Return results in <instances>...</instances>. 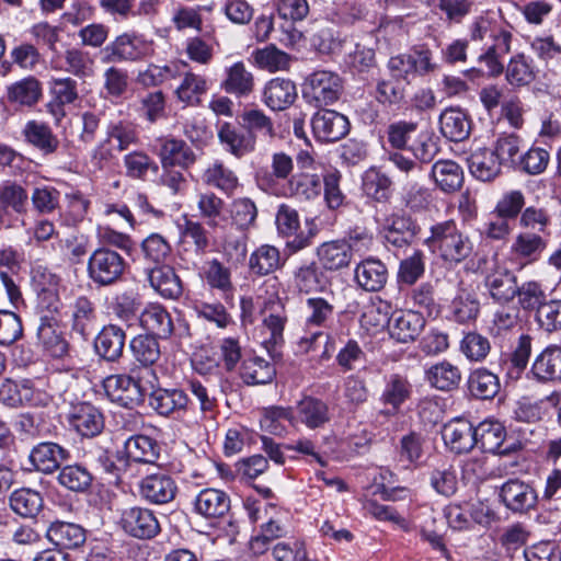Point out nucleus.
<instances>
[{
	"label": "nucleus",
	"mask_w": 561,
	"mask_h": 561,
	"mask_svg": "<svg viewBox=\"0 0 561 561\" xmlns=\"http://www.w3.org/2000/svg\"><path fill=\"white\" fill-rule=\"evenodd\" d=\"M57 471L56 480L58 484L71 492H84L91 486L93 481L92 473L80 463L66 465Z\"/></svg>",
	"instance_id": "obj_49"
},
{
	"label": "nucleus",
	"mask_w": 561,
	"mask_h": 561,
	"mask_svg": "<svg viewBox=\"0 0 561 561\" xmlns=\"http://www.w3.org/2000/svg\"><path fill=\"white\" fill-rule=\"evenodd\" d=\"M42 96L41 82L34 77L20 80L8 88V100L10 103L31 107Z\"/></svg>",
	"instance_id": "obj_53"
},
{
	"label": "nucleus",
	"mask_w": 561,
	"mask_h": 561,
	"mask_svg": "<svg viewBox=\"0 0 561 561\" xmlns=\"http://www.w3.org/2000/svg\"><path fill=\"white\" fill-rule=\"evenodd\" d=\"M21 134L28 146L37 149L44 156L54 154L60 145L50 126L36 119L26 122Z\"/></svg>",
	"instance_id": "obj_23"
},
{
	"label": "nucleus",
	"mask_w": 561,
	"mask_h": 561,
	"mask_svg": "<svg viewBox=\"0 0 561 561\" xmlns=\"http://www.w3.org/2000/svg\"><path fill=\"white\" fill-rule=\"evenodd\" d=\"M195 204L198 215L206 221L208 228H217L225 219V202L211 191L197 192Z\"/></svg>",
	"instance_id": "obj_43"
},
{
	"label": "nucleus",
	"mask_w": 561,
	"mask_h": 561,
	"mask_svg": "<svg viewBox=\"0 0 561 561\" xmlns=\"http://www.w3.org/2000/svg\"><path fill=\"white\" fill-rule=\"evenodd\" d=\"M287 190L290 196L311 201L320 196L322 181L317 174L298 173L290 176Z\"/></svg>",
	"instance_id": "obj_57"
},
{
	"label": "nucleus",
	"mask_w": 561,
	"mask_h": 561,
	"mask_svg": "<svg viewBox=\"0 0 561 561\" xmlns=\"http://www.w3.org/2000/svg\"><path fill=\"white\" fill-rule=\"evenodd\" d=\"M64 69L79 79H87L94 75V59L90 53L79 47H70L64 53Z\"/></svg>",
	"instance_id": "obj_55"
},
{
	"label": "nucleus",
	"mask_w": 561,
	"mask_h": 561,
	"mask_svg": "<svg viewBox=\"0 0 561 561\" xmlns=\"http://www.w3.org/2000/svg\"><path fill=\"white\" fill-rule=\"evenodd\" d=\"M70 458V451L54 442H42L35 445L28 456L32 466L38 472L50 474Z\"/></svg>",
	"instance_id": "obj_15"
},
{
	"label": "nucleus",
	"mask_w": 561,
	"mask_h": 561,
	"mask_svg": "<svg viewBox=\"0 0 561 561\" xmlns=\"http://www.w3.org/2000/svg\"><path fill=\"white\" fill-rule=\"evenodd\" d=\"M419 229L410 216L393 214L386 219L382 233L388 245L403 248L412 243Z\"/></svg>",
	"instance_id": "obj_19"
},
{
	"label": "nucleus",
	"mask_w": 561,
	"mask_h": 561,
	"mask_svg": "<svg viewBox=\"0 0 561 561\" xmlns=\"http://www.w3.org/2000/svg\"><path fill=\"white\" fill-rule=\"evenodd\" d=\"M425 323V318L420 311L396 312L390 320L389 332L398 342L409 343L420 336Z\"/></svg>",
	"instance_id": "obj_24"
},
{
	"label": "nucleus",
	"mask_w": 561,
	"mask_h": 561,
	"mask_svg": "<svg viewBox=\"0 0 561 561\" xmlns=\"http://www.w3.org/2000/svg\"><path fill=\"white\" fill-rule=\"evenodd\" d=\"M241 127L251 135L252 141L256 146L259 137L273 139L276 136L274 123L262 110H244L240 115Z\"/></svg>",
	"instance_id": "obj_42"
},
{
	"label": "nucleus",
	"mask_w": 561,
	"mask_h": 561,
	"mask_svg": "<svg viewBox=\"0 0 561 561\" xmlns=\"http://www.w3.org/2000/svg\"><path fill=\"white\" fill-rule=\"evenodd\" d=\"M530 374L540 383L561 381V346H547L534 360Z\"/></svg>",
	"instance_id": "obj_18"
},
{
	"label": "nucleus",
	"mask_w": 561,
	"mask_h": 561,
	"mask_svg": "<svg viewBox=\"0 0 561 561\" xmlns=\"http://www.w3.org/2000/svg\"><path fill=\"white\" fill-rule=\"evenodd\" d=\"M125 331L116 324L104 325L94 339L95 353L106 362H117L124 352Z\"/></svg>",
	"instance_id": "obj_21"
},
{
	"label": "nucleus",
	"mask_w": 561,
	"mask_h": 561,
	"mask_svg": "<svg viewBox=\"0 0 561 561\" xmlns=\"http://www.w3.org/2000/svg\"><path fill=\"white\" fill-rule=\"evenodd\" d=\"M506 80L513 87H525L536 78L533 59L525 54L513 56L506 67Z\"/></svg>",
	"instance_id": "obj_56"
},
{
	"label": "nucleus",
	"mask_w": 561,
	"mask_h": 561,
	"mask_svg": "<svg viewBox=\"0 0 561 561\" xmlns=\"http://www.w3.org/2000/svg\"><path fill=\"white\" fill-rule=\"evenodd\" d=\"M204 184L231 195L239 185L236 173L221 161L210 163L203 172Z\"/></svg>",
	"instance_id": "obj_44"
},
{
	"label": "nucleus",
	"mask_w": 561,
	"mask_h": 561,
	"mask_svg": "<svg viewBox=\"0 0 561 561\" xmlns=\"http://www.w3.org/2000/svg\"><path fill=\"white\" fill-rule=\"evenodd\" d=\"M439 129L451 141H462L470 135V119L461 108H446L439 116Z\"/></svg>",
	"instance_id": "obj_31"
},
{
	"label": "nucleus",
	"mask_w": 561,
	"mask_h": 561,
	"mask_svg": "<svg viewBox=\"0 0 561 561\" xmlns=\"http://www.w3.org/2000/svg\"><path fill=\"white\" fill-rule=\"evenodd\" d=\"M217 136L224 149L238 159L250 154L256 147L245 129L229 122L217 126Z\"/></svg>",
	"instance_id": "obj_17"
},
{
	"label": "nucleus",
	"mask_w": 561,
	"mask_h": 561,
	"mask_svg": "<svg viewBox=\"0 0 561 561\" xmlns=\"http://www.w3.org/2000/svg\"><path fill=\"white\" fill-rule=\"evenodd\" d=\"M153 54V43L136 32L117 35L101 50L103 64L138 62Z\"/></svg>",
	"instance_id": "obj_3"
},
{
	"label": "nucleus",
	"mask_w": 561,
	"mask_h": 561,
	"mask_svg": "<svg viewBox=\"0 0 561 561\" xmlns=\"http://www.w3.org/2000/svg\"><path fill=\"white\" fill-rule=\"evenodd\" d=\"M255 87L253 73L242 61H237L225 69V78L220 88L236 98H248Z\"/></svg>",
	"instance_id": "obj_25"
},
{
	"label": "nucleus",
	"mask_w": 561,
	"mask_h": 561,
	"mask_svg": "<svg viewBox=\"0 0 561 561\" xmlns=\"http://www.w3.org/2000/svg\"><path fill=\"white\" fill-rule=\"evenodd\" d=\"M470 173L478 180L489 182L501 173V162L488 148H479L467 159Z\"/></svg>",
	"instance_id": "obj_33"
},
{
	"label": "nucleus",
	"mask_w": 561,
	"mask_h": 561,
	"mask_svg": "<svg viewBox=\"0 0 561 561\" xmlns=\"http://www.w3.org/2000/svg\"><path fill=\"white\" fill-rule=\"evenodd\" d=\"M499 377L486 368H477L468 378L470 394L480 400L493 399L500 391Z\"/></svg>",
	"instance_id": "obj_48"
},
{
	"label": "nucleus",
	"mask_w": 561,
	"mask_h": 561,
	"mask_svg": "<svg viewBox=\"0 0 561 561\" xmlns=\"http://www.w3.org/2000/svg\"><path fill=\"white\" fill-rule=\"evenodd\" d=\"M505 437V427L499 421L485 420L476 426V444L485 453L503 454Z\"/></svg>",
	"instance_id": "obj_38"
},
{
	"label": "nucleus",
	"mask_w": 561,
	"mask_h": 561,
	"mask_svg": "<svg viewBox=\"0 0 561 561\" xmlns=\"http://www.w3.org/2000/svg\"><path fill=\"white\" fill-rule=\"evenodd\" d=\"M342 92V81L337 73L317 70L309 75L304 87V96L317 107L333 104Z\"/></svg>",
	"instance_id": "obj_6"
},
{
	"label": "nucleus",
	"mask_w": 561,
	"mask_h": 561,
	"mask_svg": "<svg viewBox=\"0 0 561 561\" xmlns=\"http://www.w3.org/2000/svg\"><path fill=\"white\" fill-rule=\"evenodd\" d=\"M297 98V89L291 80L275 78L263 90V102L273 111L288 108Z\"/></svg>",
	"instance_id": "obj_26"
},
{
	"label": "nucleus",
	"mask_w": 561,
	"mask_h": 561,
	"mask_svg": "<svg viewBox=\"0 0 561 561\" xmlns=\"http://www.w3.org/2000/svg\"><path fill=\"white\" fill-rule=\"evenodd\" d=\"M311 127L314 137L322 142H335L350 131L346 116L335 111H321L313 115Z\"/></svg>",
	"instance_id": "obj_12"
},
{
	"label": "nucleus",
	"mask_w": 561,
	"mask_h": 561,
	"mask_svg": "<svg viewBox=\"0 0 561 561\" xmlns=\"http://www.w3.org/2000/svg\"><path fill=\"white\" fill-rule=\"evenodd\" d=\"M195 512L205 518H219L228 513L230 499L221 490L204 489L194 502Z\"/></svg>",
	"instance_id": "obj_32"
},
{
	"label": "nucleus",
	"mask_w": 561,
	"mask_h": 561,
	"mask_svg": "<svg viewBox=\"0 0 561 561\" xmlns=\"http://www.w3.org/2000/svg\"><path fill=\"white\" fill-rule=\"evenodd\" d=\"M141 325L153 336L167 339L173 332V322L169 312L160 305L148 306L140 314Z\"/></svg>",
	"instance_id": "obj_46"
},
{
	"label": "nucleus",
	"mask_w": 561,
	"mask_h": 561,
	"mask_svg": "<svg viewBox=\"0 0 561 561\" xmlns=\"http://www.w3.org/2000/svg\"><path fill=\"white\" fill-rule=\"evenodd\" d=\"M500 497L506 508L514 513L533 510L538 501L536 490L519 479H510L500 489Z\"/></svg>",
	"instance_id": "obj_11"
},
{
	"label": "nucleus",
	"mask_w": 561,
	"mask_h": 561,
	"mask_svg": "<svg viewBox=\"0 0 561 561\" xmlns=\"http://www.w3.org/2000/svg\"><path fill=\"white\" fill-rule=\"evenodd\" d=\"M431 176L444 193H454L463 184V171L453 160H439L432 167Z\"/></svg>",
	"instance_id": "obj_35"
},
{
	"label": "nucleus",
	"mask_w": 561,
	"mask_h": 561,
	"mask_svg": "<svg viewBox=\"0 0 561 561\" xmlns=\"http://www.w3.org/2000/svg\"><path fill=\"white\" fill-rule=\"evenodd\" d=\"M159 144L162 169L179 167L187 170L196 162V154L185 140L168 136L159 138Z\"/></svg>",
	"instance_id": "obj_13"
},
{
	"label": "nucleus",
	"mask_w": 561,
	"mask_h": 561,
	"mask_svg": "<svg viewBox=\"0 0 561 561\" xmlns=\"http://www.w3.org/2000/svg\"><path fill=\"white\" fill-rule=\"evenodd\" d=\"M127 268L124 256L106 245L95 249L87 264L88 277L99 287L118 283Z\"/></svg>",
	"instance_id": "obj_4"
},
{
	"label": "nucleus",
	"mask_w": 561,
	"mask_h": 561,
	"mask_svg": "<svg viewBox=\"0 0 561 561\" xmlns=\"http://www.w3.org/2000/svg\"><path fill=\"white\" fill-rule=\"evenodd\" d=\"M547 248V241L541 234L522 231L516 234L511 244V253L528 263L537 261Z\"/></svg>",
	"instance_id": "obj_39"
},
{
	"label": "nucleus",
	"mask_w": 561,
	"mask_h": 561,
	"mask_svg": "<svg viewBox=\"0 0 561 561\" xmlns=\"http://www.w3.org/2000/svg\"><path fill=\"white\" fill-rule=\"evenodd\" d=\"M103 388L111 401L127 409H134L144 401L139 381L125 374L107 376L103 380Z\"/></svg>",
	"instance_id": "obj_8"
},
{
	"label": "nucleus",
	"mask_w": 561,
	"mask_h": 561,
	"mask_svg": "<svg viewBox=\"0 0 561 561\" xmlns=\"http://www.w3.org/2000/svg\"><path fill=\"white\" fill-rule=\"evenodd\" d=\"M391 180L376 168L366 170L362 176V190L364 194L376 201L386 202L391 195Z\"/></svg>",
	"instance_id": "obj_52"
},
{
	"label": "nucleus",
	"mask_w": 561,
	"mask_h": 561,
	"mask_svg": "<svg viewBox=\"0 0 561 561\" xmlns=\"http://www.w3.org/2000/svg\"><path fill=\"white\" fill-rule=\"evenodd\" d=\"M275 375L274 365L259 356L244 359L240 368V377L247 385L268 383Z\"/></svg>",
	"instance_id": "obj_50"
},
{
	"label": "nucleus",
	"mask_w": 561,
	"mask_h": 561,
	"mask_svg": "<svg viewBox=\"0 0 561 561\" xmlns=\"http://www.w3.org/2000/svg\"><path fill=\"white\" fill-rule=\"evenodd\" d=\"M37 308L45 313L39 319L38 339L54 357H62L68 352V343L59 332V321L66 310L59 290L37 295Z\"/></svg>",
	"instance_id": "obj_1"
},
{
	"label": "nucleus",
	"mask_w": 561,
	"mask_h": 561,
	"mask_svg": "<svg viewBox=\"0 0 561 561\" xmlns=\"http://www.w3.org/2000/svg\"><path fill=\"white\" fill-rule=\"evenodd\" d=\"M445 445L456 454L469 453L476 444V426L463 419L456 417L446 423L442 430Z\"/></svg>",
	"instance_id": "obj_14"
},
{
	"label": "nucleus",
	"mask_w": 561,
	"mask_h": 561,
	"mask_svg": "<svg viewBox=\"0 0 561 561\" xmlns=\"http://www.w3.org/2000/svg\"><path fill=\"white\" fill-rule=\"evenodd\" d=\"M44 501L35 490L22 488L10 495V507L22 517H35L42 511Z\"/></svg>",
	"instance_id": "obj_54"
},
{
	"label": "nucleus",
	"mask_w": 561,
	"mask_h": 561,
	"mask_svg": "<svg viewBox=\"0 0 561 561\" xmlns=\"http://www.w3.org/2000/svg\"><path fill=\"white\" fill-rule=\"evenodd\" d=\"M425 377L432 387L442 391H449L459 385L461 374L457 366L444 360L431 366L426 370Z\"/></svg>",
	"instance_id": "obj_51"
},
{
	"label": "nucleus",
	"mask_w": 561,
	"mask_h": 561,
	"mask_svg": "<svg viewBox=\"0 0 561 561\" xmlns=\"http://www.w3.org/2000/svg\"><path fill=\"white\" fill-rule=\"evenodd\" d=\"M515 297L524 311H536V313L547 300L545 288L537 280H527L517 285Z\"/></svg>",
	"instance_id": "obj_62"
},
{
	"label": "nucleus",
	"mask_w": 561,
	"mask_h": 561,
	"mask_svg": "<svg viewBox=\"0 0 561 561\" xmlns=\"http://www.w3.org/2000/svg\"><path fill=\"white\" fill-rule=\"evenodd\" d=\"M271 171L260 170L255 174L257 187L272 195H282L279 182L290 179L294 171L293 158L284 151L271 156Z\"/></svg>",
	"instance_id": "obj_9"
},
{
	"label": "nucleus",
	"mask_w": 561,
	"mask_h": 561,
	"mask_svg": "<svg viewBox=\"0 0 561 561\" xmlns=\"http://www.w3.org/2000/svg\"><path fill=\"white\" fill-rule=\"evenodd\" d=\"M322 268L337 271L346 267L352 260L351 245L344 241L325 242L318 248Z\"/></svg>",
	"instance_id": "obj_45"
},
{
	"label": "nucleus",
	"mask_w": 561,
	"mask_h": 561,
	"mask_svg": "<svg viewBox=\"0 0 561 561\" xmlns=\"http://www.w3.org/2000/svg\"><path fill=\"white\" fill-rule=\"evenodd\" d=\"M158 442L147 435L136 434L124 440L125 457L134 462L153 465L160 457Z\"/></svg>",
	"instance_id": "obj_27"
},
{
	"label": "nucleus",
	"mask_w": 561,
	"mask_h": 561,
	"mask_svg": "<svg viewBox=\"0 0 561 561\" xmlns=\"http://www.w3.org/2000/svg\"><path fill=\"white\" fill-rule=\"evenodd\" d=\"M149 405L161 416H171L185 412L190 399L183 389L157 388L151 391L148 398Z\"/></svg>",
	"instance_id": "obj_20"
},
{
	"label": "nucleus",
	"mask_w": 561,
	"mask_h": 561,
	"mask_svg": "<svg viewBox=\"0 0 561 561\" xmlns=\"http://www.w3.org/2000/svg\"><path fill=\"white\" fill-rule=\"evenodd\" d=\"M178 485L167 473H153L144 478L139 485L140 496L151 504H167L174 500Z\"/></svg>",
	"instance_id": "obj_16"
},
{
	"label": "nucleus",
	"mask_w": 561,
	"mask_h": 561,
	"mask_svg": "<svg viewBox=\"0 0 561 561\" xmlns=\"http://www.w3.org/2000/svg\"><path fill=\"white\" fill-rule=\"evenodd\" d=\"M409 149L421 163H416L399 152L391 153L390 161L407 175L419 178L423 173L422 163H430L439 152L438 139L428 131L421 133Z\"/></svg>",
	"instance_id": "obj_5"
},
{
	"label": "nucleus",
	"mask_w": 561,
	"mask_h": 561,
	"mask_svg": "<svg viewBox=\"0 0 561 561\" xmlns=\"http://www.w3.org/2000/svg\"><path fill=\"white\" fill-rule=\"evenodd\" d=\"M412 386L405 377L390 375L381 394V401L398 410L411 396Z\"/></svg>",
	"instance_id": "obj_60"
},
{
	"label": "nucleus",
	"mask_w": 561,
	"mask_h": 561,
	"mask_svg": "<svg viewBox=\"0 0 561 561\" xmlns=\"http://www.w3.org/2000/svg\"><path fill=\"white\" fill-rule=\"evenodd\" d=\"M297 417L308 428L314 430L322 427L330 421V410L324 401L306 397L298 402Z\"/></svg>",
	"instance_id": "obj_40"
},
{
	"label": "nucleus",
	"mask_w": 561,
	"mask_h": 561,
	"mask_svg": "<svg viewBox=\"0 0 561 561\" xmlns=\"http://www.w3.org/2000/svg\"><path fill=\"white\" fill-rule=\"evenodd\" d=\"M387 277V267L379 260L367 259L355 268L357 284L367 291H378L383 288Z\"/></svg>",
	"instance_id": "obj_34"
},
{
	"label": "nucleus",
	"mask_w": 561,
	"mask_h": 561,
	"mask_svg": "<svg viewBox=\"0 0 561 561\" xmlns=\"http://www.w3.org/2000/svg\"><path fill=\"white\" fill-rule=\"evenodd\" d=\"M148 279L151 287L164 298L178 299L183 293L182 280L170 265L148 270Z\"/></svg>",
	"instance_id": "obj_29"
},
{
	"label": "nucleus",
	"mask_w": 561,
	"mask_h": 561,
	"mask_svg": "<svg viewBox=\"0 0 561 561\" xmlns=\"http://www.w3.org/2000/svg\"><path fill=\"white\" fill-rule=\"evenodd\" d=\"M181 237L183 243L191 245L194 253L199 256H203L210 245L209 231L199 221L186 219L181 229Z\"/></svg>",
	"instance_id": "obj_63"
},
{
	"label": "nucleus",
	"mask_w": 561,
	"mask_h": 561,
	"mask_svg": "<svg viewBox=\"0 0 561 561\" xmlns=\"http://www.w3.org/2000/svg\"><path fill=\"white\" fill-rule=\"evenodd\" d=\"M113 148L125 151L139 141L135 123L128 119L111 121L106 127V138Z\"/></svg>",
	"instance_id": "obj_47"
},
{
	"label": "nucleus",
	"mask_w": 561,
	"mask_h": 561,
	"mask_svg": "<svg viewBox=\"0 0 561 561\" xmlns=\"http://www.w3.org/2000/svg\"><path fill=\"white\" fill-rule=\"evenodd\" d=\"M46 538L58 550H72L81 547L87 539L85 529L75 523L54 522L46 530Z\"/></svg>",
	"instance_id": "obj_22"
},
{
	"label": "nucleus",
	"mask_w": 561,
	"mask_h": 561,
	"mask_svg": "<svg viewBox=\"0 0 561 561\" xmlns=\"http://www.w3.org/2000/svg\"><path fill=\"white\" fill-rule=\"evenodd\" d=\"M294 286L301 294L323 293L329 278L317 262L304 263L294 271Z\"/></svg>",
	"instance_id": "obj_28"
},
{
	"label": "nucleus",
	"mask_w": 561,
	"mask_h": 561,
	"mask_svg": "<svg viewBox=\"0 0 561 561\" xmlns=\"http://www.w3.org/2000/svg\"><path fill=\"white\" fill-rule=\"evenodd\" d=\"M285 263L279 250L271 244H262L249 257V270L256 276H266L280 268Z\"/></svg>",
	"instance_id": "obj_37"
},
{
	"label": "nucleus",
	"mask_w": 561,
	"mask_h": 561,
	"mask_svg": "<svg viewBox=\"0 0 561 561\" xmlns=\"http://www.w3.org/2000/svg\"><path fill=\"white\" fill-rule=\"evenodd\" d=\"M428 250L445 262L460 263L472 252L473 245L454 220L437 222L431 227V234L424 240Z\"/></svg>",
	"instance_id": "obj_2"
},
{
	"label": "nucleus",
	"mask_w": 561,
	"mask_h": 561,
	"mask_svg": "<svg viewBox=\"0 0 561 561\" xmlns=\"http://www.w3.org/2000/svg\"><path fill=\"white\" fill-rule=\"evenodd\" d=\"M96 322L95 305L87 296H79L72 306L71 329L82 339H87Z\"/></svg>",
	"instance_id": "obj_41"
},
{
	"label": "nucleus",
	"mask_w": 561,
	"mask_h": 561,
	"mask_svg": "<svg viewBox=\"0 0 561 561\" xmlns=\"http://www.w3.org/2000/svg\"><path fill=\"white\" fill-rule=\"evenodd\" d=\"M276 226L280 236L288 238L286 250L294 254L308 248L312 243L316 230L309 228L307 231L300 229L298 211L287 204H280L276 213Z\"/></svg>",
	"instance_id": "obj_7"
},
{
	"label": "nucleus",
	"mask_w": 561,
	"mask_h": 561,
	"mask_svg": "<svg viewBox=\"0 0 561 561\" xmlns=\"http://www.w3.org/2000/svg\"><path fill=\"white\" fill-rule=\"evenodd\" d=\"M70 423L83 437H94L104 428L103 414L89 403H82L75 408Z\"/></svg>",
	"instance_id": "obj_30"
},
{
	"label": "nucleus",
	"mask_w": 561,
	"mask_h": 561,
	"mask_svg": "<svg viewBox=\"0 0 561 561\" xmlns=\"http://www.w3.org/2000/svg\"><path fill=\"white\" fill-rule=\"evenodd\" d=\"M203 277L210 288L219 290L222 295L228 296L232 293L233 285L230 268L219 260L213 259L206 262L203 268Z\"/></svg>",
	"instance_id": "obj_59"
},
{
	"label": "nucleus",
	"mask_w": 561,
	"mask_h": 561,
	"mask_svg": "<svg viewBox=\"0 0 561 561\" xmlns=\"http://www.w3.org/2000/svg\"><path fill=\"white\" fill-rule=\"evenodd\" d=\"M208 90L207 80L201 75L187 71L175 90L178 99L188 105H197Z\"/></svg>",
	"instance_id": "obj_58"
},
{
	"label": "nucleus",
	"mask_w": 561,
	"mask_h": 561,
	"mask_svg": "<svg viewBox=\"0 0 561 561\" xmlns=\"http://www.w3.org/2000/svg\"><path fill=\"white\" fill-rule=\"evenodd\" d=\"M119 523L126 534L139 539H151L160 531V524L153 512L140 506L125 508Z\"/></svg>",
	"instance_id": "obj_10"
},
{
	"label": "nucleus",
	"mask_w": 561,
	"mask_h": 561,
	"mask_svg": "<svg viewBox=\"0 0 561 561\" xmlns=\"http://www.w3.org/2000/svg\"><path fill=\"white\" fill-rule=\"evenodd\" d=\"M461 354L470 362H483L491 352L489 339L477 331L463 333L459 343Z\"/></svg>",
	"instance_id": "obj_61"
},
{
	"label": "nucleus",
	"mask_w": 561,
	"mask_h": 561,
	"mask_svg": "<svg viewBox=\"0 0 561 561\" xmlns=\"http://www.w3.org/2000/svg\"><path fill=\"white\" fill-rule=\"evenodd\" d=\"M293 417L290 409L271 407L264 410L260 420V426L268 434L282 436L287 432V427L291 424Z\"/></svg>",
	"instance_id": "obj_64"
},
{
	"label": "nucleus",
	"mask_w": 561,
	"mask_h": 561,
	"mask_svg": "<svg viewBox=\"0 0 561 561\" xmlns=\"http://www.w3.org/2000/svg\"><path fill=\"white\" fill-rule=\"evenodd\" d=\"M485 286L493 300L507 304L516 296L517 277L510 270L503 268L489 274Z\"/></svg>",
	"instance_id": "obj_36"
}]
</instances>
